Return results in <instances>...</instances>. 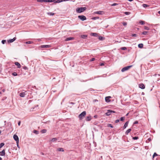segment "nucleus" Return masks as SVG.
Returning a JSON list of instances; mask_svg holds the SVG:
<instances>
[{"label": "nucleus", "mask_w": 160, "mask_h": 160, "mask_svg": "<svg viewBox=\"0 0 160 160\" xmlns=\"http://www.w3.org/2000/svg\"><path fill=\"white\" fill-rule=\"evenodd\" d=\"M132 37H137V35L136 34H133L132 35Z\"/></svg>", "instance_id": "obj_46"}, {"label": "nucleus", "mask_w": 160, "mask_h": 160, "mask_svg": "<svg viewBox=\"0 0 160 160\" xmlns=\"http://www.w3.org/2000/svg\"><path fill=\"white\" fill-rule=\"evenodd\" d=\"M94 117L95 118H98V116L97 115H95L94 116Z\"/></svg>", "instance_id": "obj_53"}, {"label": "nucleus", "mask_w": 160, "mask_h": 160, "mask_svg": "<svg viewBox=\"0 0 160 160\" xmlns=\"http://www.w3.org/2000/svg\"><path fill=\"white\" fill-rule=\"evenodd\" d=\"M149 141H150L151 140V139L150 138H149L148 139Z\"/></svg>", "instance_id": "obj_56"}, {"label": "nucleus", "mask_w": 160, "mask_h": 160, "mask_svg": "<svg viewBox=\"0 0 160 160\" xmlns=\"http://www.w3.org/2000/svg\"><path fill=\"white\" fill-rule=\"evenodd\" d=\"M132 139L134 140H137L138 139V137H133Z\"/></svg>", "instance_id": "obj_42"}, {"label": "nucleus", "mask_w": 160, "mask_h": 160, "mask_svg": "<svg viewBox=\"0 0 160 160\" xmlns=\"http://www.w3.org/2000/svg\"><path fill=\"white\" fill-rule=\"evenodd\" d=\"M110 110H108L107 112L105 113V114L108 116L110 115L111 114V113L110 112Z\"/></svg>", "instance_id": "obj_16"}, {"label": "nucleus", "mask_w": 160, "mask_h": 160, "mask_svg": "<svg viewBox=\"0 0 160 160\" xmlns=\"http://www.w3.org/2000/svg\"><path fill=\"white\" fill-rule=\"evenodd\" d=\"M33 132L36 134H38L39 133V131L35 130H33Z\"/></svg>", "instance_id": "obj_35"}, {"label": "nucleus", "mask_w": 160, "mask_h": 160, "mask_svg": "<svg viewBox=\"0 0 160 160\" xmlns=\"http://www.w3.org/2000/svg\"><path fill=\"white\" fill-rule=\"evenodd\" d=\"M2 160V158L0 157V160Z\"/></svg>", "instance_id": "obj_62"}, {"label": "nucleus", "mask_w": 160, "mask_h": 160, "mask_svg": "<svg viewBox=\"0 0 160 160\" xmlns=\"http://www.w3.org/2000/svg\"><path fill=\"white\" fill-rule=\"evenodd\" d=\"M87 9L86 7H80L77 8L76 9V12L78 13H81L84 12Z\"/></svg>", "instance_id": "obj_1"}, {"label": "nucleus", "mask_w": 160, "mask_h": 160, "mask_svg": "<svg viewBox=\"0 0 160 160\" xmlns=\"http://www.w3.org/2000/svg\"><path fill=\"white\" fill-rule=\"evenodd\" d=\"M144 29L147 30H149V28L148 27L146 26H145L144 27Z\"/></svg>", "instance_id": "obj_37"}, {"label": "nucleus", "mask_w": 160, "mask_h": 160, "mask_svg": "<svg viewBox=\"0 0 160 160\" xmlns=\"http://www.w3.org/2000/svg\"><path fill=\"white\" fill-rule=\"evenodd\" d=\"M5 150L3 149L2 150V152L0 151V153H1V154H0V156H4L5 155Z\"/></svg>", "instance_id": "obj_10"}, {"label": "nucleus", "mask_w": 160, "mask_h": 160, "mask_svg": "<svg viewBox=\"0 0 160 160\" xmlns=\"http://www.w3.org/2000/svg\"><path fill=\"white\" fill-rule=\"evenodd\" d=\"M145 23V22L144 21L140 20L139 22V23L141 25H144Z\"/></svg>", "instance_id": "obj_26"}, {"label": "nucleus", "mask_w": 160, "mask_h": 160, "mask_svg": "<svg viewBox=\"0 0 160 160\" xmlns=\"http://www.w3.org/2000/svg\"><path fill=\"white\" fill-rule=\"evenodd\" d=\"M138 123V122L137 121H135L134 123V124H137Z\"/></svg>", "instance_id": "obj_52"}, {"label": "nucleus", "mask_w": 160, "mask_h": 160, "mask_svg": "<svg viewBox=\"0 0 160 160\" xmlns=\"http://www.w3.org/2000/svg\"><path fill=\"white\" fill-rule=\"evenodd\" d=\"M95 60V58H92V59L90 60V61H94Z\"/></svg>", "instance_id": "obj_51"}, {"label": "nucleus", "mask_w": 160, "mask_h": 160, "mask_svg": "<svg viewBox=\"0 0 160 160\" xmlns=\"http://www.w3.org/2000/svg\"><path fill=\"white\" fill-rule=\"evenodd\" d=\"M41 1L44 2H54V0H42Z\"/></svg>", "instance_id": "obj_13"}, {"label": "nucleus", "mask_w": 160, "mask_h": 160, "mask_svg": "<svg viewBox=\"0 0 160 160\" xmlns=\"http://www.w3.org/2000/svg\"><path fill=\"white\" fill-rule=\"evenodd\" d=\"M20 124H21V122H20V121H19L18 122V126H20Z\"/></svg>", "instance_id": "obj_54"}, {"label": "nucleus", "mask_w": 160, "mask_h": 160, "mask_svg": "<svg viewBox=\"0 0 160 160\" xmlns=\"http://www.w3.org/2000/svg\"><path fill=\"white\" fill-rule=\"evenodd\" d=\"M86 114V112L85 111H83L78 116V118L82 120L84 118Z\"/></svg>", "instance_id": "obj_2"}, {"label": "nucleus", "mask_w": 160, "mask_h": 160, "mask_svg": "<svg viewBox=\"0 0 160 160\" xmlns=\"http://www.w3.org/2000/svg\"><path fill=\"white\" fill-rule=\"evenodd\" d=\"M111 97L110 96H108V97H107L105 98V101H106L107 102H110V98H111Z\"/></svg>", "instance_id": "obj_12"}, {"label": "nucleus", "mask_w": 160, "mask_h": 160, "mask_svg": "<svg viewBox=\"0 0 160 160\" xmlns=\"http://www.w3.org/2000/svg\"><path fill=\"white\" fill-rule=\"evenodd\" d=\"M121 49L122 50H125L127 49V48L126 47H123L121 48Z\"/></svg>", "instance_id": "obj_41"}, {"label": "nucleus", "mask_w": 160, "mask_h": 160, "mask_svg": "<svg viewBox=\"0 0 160 160\" xmlns=\"http://www.w3.org/2000/svg\"><path fill=\"white\" fill-rule=\"evenodd\" d=\"M14 139L16 141L17 144L18 145L19 143V138L16 135H14L13 136Z\"/></svg>", "instance_id": "obj_5"}, {"label": "nucleus", "mask_w": 160, "mask_h": 160, "mask_svg": "<svg viewBox=\"0 0 160 160\" xmlns=\"http://www.w3.org/2000/svg\"><path fill=\"white\" fill-rule=\"evenodd\" d=\"M2 92H5V89H3V90H2Z\"/></svg>", "instance_id": "obj_58"}, {"label": "nucleus", "mask_w": 160, "mask_h": 160, "mask_svg": "<svg viewBox=\"0 0 160 160\" xmlns=\"http://www.w3.org/2000/svg\"><path fill=\"white\" fill-rule=\"evenodd\" d=\"M148 32L147 31H144L143 32H142V34L145 35H146Z\"/></svg>", "instance_id": "obj_39"}, {"label": "nucleus", "mask_w": 160, "mask_h": 160, "mask_svg": "<svg viewBox=\"0 0 160 160\" xmlns=\"http://www.w3.org/2000/svg\"><path fill=\"white\" fill-rule=\"evenodd\" d=\"M58 138H52L50 140V141H51L52 142H54L57 140H58Z\"/></svg>", "instance_id": "obj_21"}, {"label": "nucleus", "mask_w": 160, "mask_h": 160, "mask_svg": "<svg viewBox=\"0 0 160 160\" xmlns=\"http://www.w3.org/2000/svg\"><path fill=\"white\" fill-rule=\"evenodd\" d=\"M143 44L142 43H140L138 44V47L140 48H142L143 47Z\"/></svg>", "instance_id": "obj_28"}, {"label": "nucleus", "mask_w": 160, "mask_h": 160, "mask_svg": "<svg viewBox=\"0 0 160 160\" xmlns=\"http://www.w3.org/2000/svg\"><path fill=\"white\" fill-rule=\"evenodd\" d=\"M50 45H42L39 46L40 48H47L51 47Z\"/></svg>", "instance_id": "obj_6"}, {"label": "nucleus", "mask_w": 160, "mask_h": 160, "mask_svg": "<svg viewBox=\"0 0 160 160\" xmlns=\"http://www.w3.org/2000/svg\"><path fill=\"white\" fill-rule=\"evenodd\" d=\"M2 94V93L1 92H0V95Z\"/></svg>", "instance_id": "obj_64"}, {"label": "nucleus", "mask_w": 160, "mask_h": 160, "mask_svg": "<svg viewBox=\"0 0 160 160\" xmlns=\"http://www.w3.org/2000/svg\"><path fill=\"white\" fill-rule=\"evenodd\" d=\"M130 2H131L133 1V0H128Z\"/></svg>", "instance_id": "obj_60"}, {"label": "nucleus", "mask_w": 160, "mask_h": 160, "mask_svg": "<svg viewBox=\"0 0 160 160\" xmlns=\"http://www.w3.org/2000/svg\"><path fill=\"white\" fill-rule=\"evenodd\" d=\"M5 145V143L3 142L1 143L0 144V149L2 148Z\"/></svg>", "instance_id": "obj_32"}, {"label": "nucleus", "mask_w": 160, "mask_h": 160, "mask_svg": "<svg viewBox=\"0 0 160 160\" xmlns=\"http://www.w3.org/2000/svg\"><path fill=\"white\" fill-rule=\"evenodd\" d=\"M128 114H129V113H127V114L126 115V116H128Z\"/></svg>", "instance_id": "obj_59"}, {"label": "nucleus", "mask_w": 160, "mask_h": 160, "mask_svg": "<svg viewBox=\"0 0 160 160\" xmlns=\"http://www.w3.org/2000/svg\"><path fill=\"white\" fill-rule=\"evenodd\" d=\"M99 18L98 17H93L92 18V20H96Z\"/></svg>", "instance_id": "obj_36"}, {"label": "nucleus", "mask_w": 160, "mask_h": 160, "mask_svg": "<svg viewBox=\"0 0 160 160\" xmlns=\"http://www.w3.org/2000/svg\"><path fill=\"white\" fill-rule=\"evenodd\" d=\"M17 147H18V148H19V147L18 143V145L17 144Z\"/></svg>", "instance_id": "obj_63"}, {"label": "nucleus", "mask_w": 160, "mask_h": 160, "mask_svg": "<svg viewBox=\"0 0 160 160\" xmlns=\"http://www.w3.org/2000/svg\"><path fill=\"white\" fill-rule=\"evenodd\" d=\"M12 75L14 76H16L18 75V74L16 72H14L12 73Z\"/></svg>", "instance_id": "obj_38"}, {"label": "nucleus", "mask_w": 160, "mask_h": 160, "mask_svg": "<svg viewBox=\"0 0 160 160\" xmlns=\"http://www.w3.org/2000/svg\"><path fill=\"white\" fill-rule=\"evenodd\" d=\"M16 39V37H14L13 39H10L8 40V42L9 43H11L15 41Z\"/></svg>", "instance_id": "obj_9"}, {"label": "nucleus", "mask_w": 160, "mask_h": 160, "mask_svg": "<svg viewBox=\"0 0 160 160\" xmlns=\"http://www.w3.org/2000/svg\"><path fill=\"white\" fill-rule=\"evenodd\" d=\"M158 13L159 14H160V11H159L158 12Z\"/></svg>", "instance_id": "obj_61"}, {"label": "nucleus", "mask_w": 160, "mask_h": 160, "mask_svg": "<svg viewBox=\"0 0 160 160\" xmlns=\"http://www.w3.org/2000/svg\"><path fill=\"white\" fill-rule=\"evenodd\" d=\"M139 87L142 89H144L145 88L144 85L143 83H141L139 85Z\"/></svg>", "instance_id": "obj_11"}, {"label": "nucleus", "mask_w": 160, "mask_h": 160, "mask_svg": "<svg viewBox=\"0 0 160 160\" xmlns=\"http://www.w3.org/2000/svg\"><path fill=\"white\" fill-rule=\"evenodd\" d=\"M23 68L25 70H28V68L26 66H24V67H23Z\"/></svg>", "instance_id": "obj_47"}, {"label": "nucleus", "mask_w": 160, "mask_h": 160, "mask_svg": "<svg viewBox=\"0 0 160 160\" xmlns=\"http://www.w3.org/2000/svg\"><path fill=\"white\" fill-rule=\"evenodd\" d=\"M124 14L126 15H128L130 14V12H124Z\"/></svg>", "instance_id": "obj_40"}, {"label": "nucleus", "mask_w": 160, "mask_h": 160, "mask_svg": "<svg viewBox=\"0 0 160 160\" xmlns=\"http://www.w3.org/2000/svg\"><path fill=\"white\" fill-rule=\"evenodd\" d=\"M100 65L101 66H103L104 65V63H101L100 64Z\"/></svg>", "instance_id": "obj_55"}, {"label": "nucleus", "mask_w": 160, "mask_h": 160, "mask_svg": "<svg viewBox=\"0 0 160 160\" xmlns=\"http://www.w3.org/2000/svg\"><path fill=\"white\" fill-rule=\"evenodd\" d=\"M98 39L100 40H103L105 39V38L101 36H99L98 37Z\"/></svg>", "instance_id": "obj_23"}, {"label": "nucleus", "mask_w": 160, "mask_h": 160, "mask_svg": "<svg viewBox=\"0 0 160 160\" xmlns=\"http://www.w3.org/2000/svg\"><path fill=\"white\" fill-rule=\"evenodd\" d=\"M95 13L98 14L100 15L102 14V13H103V11H97L95 12Z\"/></svg>", "instance_id": "obj_18"}, {"label": "nucleus", "mask_w": 160, "mask_h": 160, "mask_svg": "<svg viewBox=\"0 0 160 160\" xmlns=\"http://www.w3.org/2000/svg\"><path fill=\"white\" fill-rule=\"evenodd\" d=\"M78 18L82 21H83L86 20V17L83 15H79L78 16Z\"/></svg>", "instance_id": "obj_4"}, {"label": "nucleus", "mask_w": 160, "mask_h": 160, "mask_svg": "<svg viewBox=\"0 0 160 160\" xmlns=\"http://www.w3.org/2000/svg\"><path fill=\"white\" fill-rule=\"evenodd\" d=\"M37 40L38 41H41V39H37Z\"/></svg>", "instance_id": "obj_57"}, {"label": "nucleus", "mask_w": 160, "mask_h": 160, "mask_svg": "<svg viewBox=\"0 0 160 160\" xmlns=\"http://www.w3.org/2000/svg\"><path fill=\"white\" fill-rule=\"evenodd\" d=\"M6 42V40H2V43L3 44H4L5 42Z\"/></svg>", "instance_id": "obj_45"}, {"label": "nucleus", "mask_w": 160, "mask_h": 160, "mask_svg": "<svg viewBox=\"0 0 160 160\" xmlns=\"http://www.w3.org/2000/svg\"><path fill=\"white\" fill-rule=\"evenodd\" d=\"M122 24L124 26H126L127 25V23L126 22H124L122 23Z\"/></svg>", "instance_id": "obj_43"}, {"label": "nucleus", "mask_w": 160, "mask_h": 160, "mask_svg": "<svg viewBox=\"0 0 160 160\" xmlns=\"http://www.w3.org/2000/svg\"><path fill=\"white\" fill-rule=\"evenodd\" d=\"M91 116H88L86 118L85 120L87 121H89L91 120Z\"/></svg>", "instance_id": "obj_14"}, {"label": "nucleus", "mask_w": 160, "mask_h": 160, "mask_svg": "<svg viewBox=\"0 0 160 160\" xmlns=\"http://www.w3.org/2000/svg\"><path fill=\"white\" fill-rule=\"evenodd\" d=\"M74 39V38L73 37H69L65 39V41H68L72 40Z\"/></svg>", "instance_id": "obj_8"}, {"label": "nucleus", "mask_w": 160, "mask_h": 160, "mask_svg": "<svg viewBox=\"0 0 160 160\" xmlns=\"http://www.w3.org/2000/svg\"><path fill=\"white\" fill-rule=\"evenodd\" d=\"M118 4L117 3H113V4H112V6H116L117 5H118Z\"/></svg>", "instance_id": "obj_48"}, {"label": "nucleus", "mask_w": 160, "mask_h": 160, "mask_svg": "<svg viewBox=\"0 0 160 160\" xmlns=\"http://www.w3.org/2000/svg\"><path fill=\"white\" fill-rule=\"evenodd\" d=\"M110 112H111L112 113H115V112L114 111H113V110H110Z\"/></svg>", "instance_id": "obj_50"}, {"label": "nucleus", "mask_w": 160, "mask_h": 160, "mask_svg": "<svg viewBox=\"0 0 160 160\" xmlns=\"http://www.w3.org/2000/svg\"><path fill=\"white\" fill-rule=\"evenodd\" d=\"M47 14L50 16H53L54 15L55 13L52 12H48L47 13Z\"/></svg>", "instance_id": "obj_29"}, {"label": "nucleus", "mask_w": 160, "mask_h": 160, "mask_svg": "<svg viewBox=\"0 0 160 160\" xmlns=\"http://www.w3.org/2000/svg\"><path fill=\"white\" fill-rule=\"evenodd\" d=\"M91 35L94 37H97L98 36V34L97 33H91Z\"/></svg>", "instance_id": "obj_19"}, {"label": "nucleus", "mask_w": 160, "mask_h": 160, "mask_svg": "<svg viewBox=\"0 0 160 160\" xmlns=\"http://www.w3.org/2000/svg\"><path fill=\"white\" fill-rule=\"evenodd\" d=\"M57 151H62V152H63L64 151L63 149L62 148H58Z\"/></svg>", "instance_id": "obj_25"}, {"label": "nucleus", "mask_w": 160, "mask_h": 160, "mask_svg": "<svg viewBox=\"0 0 160 160\" xmlns=\"http://www.w3.org/2000/svg\"><path fill=\"white\" fill-rule=\"evenodd\" d=\"M132 66V65H130L124 67L122 69L121 71L122 72H123L126 71H127L128 70L131 68Z\"/></svg>", "instance_id": "obj_3"}, {"label": "nucleus", "mask_w": 160, "mask_h": 160, "mask_svg": "<svg viewBox=\"0 0 160 160\" xmlns=\"http://www.w3.org/2000/svg\"><path fill=\"white\" fill-rule=\"evenodd\" d=\"M47 130L46 129H43L41 131V132L42 133H45L46 132Z\"/></svg>", "instance_id": "obj_33"}, {"label": "nucleus", "mask_w": 160, "mask_h": 160, "mask_svg": "<svg viewBox=\"0 0 160 160\" xmlns=\"http://www.w3.org/2000/svg\"><path fill=\"white\" fill-rule=\"evenodd\" d=\"M15 65L17 66L18 68H20L21 67V65L20 63L18 62H15L14 63Z\"/></svg>", "instance_id": "obj_15"}, {"label": "nucleus", "mask_w": 160, "mask_h": 160, "mask_svg": "<svg viewBox=\"0 0 160 160\" xmlns=\"http://www.w3.org/2000/svg\"><path fill=\"white\" fill-rule=\"evenodd\" d=\"M128 123H129L128 121H127V122H125V124L124 125V126H123L124 129H125L128 126Z\"/></svg>", "instance_id": "obj_17"}, {"label": "nucleus", "mask_w": 160, "mask_h": 160, "mask_svg": "<svg viewBox=\"0 0 160 160\" xmlns=\"http://www.w3.org/2000/svg\"><path fill=\"white\" fill-rule=\"evenodd\" d=\"M119 120L117 119L115 121V122L116 123H117L118 122H119Z\"/></svg>", "instance_id": "obj_49"}, {"label": "nucleus", "mask_w": 160, "mask_h": 160, "mask_svg": "<svg viewBox=\"0 0 160 160\" xmlns=\"http://www.w3.org/2000/svg\"><path fill=\"white\" fill-rule=\"evenodd\" d=\"M142 6L144 8H146L149 7V5H148V4H143Z\"/></svg>", "instance_id": "obj_30"}, {"label": "nucleus", "mask_w": 160, "mask_h": 160, "mask_svg": "<svg viewBox=\"0 0 160 160\" xmlns=\"http://www.w3.org/2000/svg\"><path fill=\"white\" fill-rule=\"evenodd\" d=\"M107 126L108 127H111V128H113V126L111 124H108L107 125Z\"/></svg>", "instance_id": "obj_34"}, {"label": "nucleus", "mask_w": 160, "mask_h": 160, "mask_svg": "<svg viewBox=\"0 0 160 160\" xmlns=\"http://www.w3.org/2000/svg\"><path fill=\"white\" fill-rule=\"evenodd\" d=\"M27 92V91H25L24 92H22L19 94V96L21 97H24L26 94V93Z\"/></svg>", "instance_id": "obj_7"}, {"label": "nucleus", "mask_w": 160, "mask_h": 160, "mask_svg": "<svg viewBox=\"0 0 160 160\" xmlns=\"http://www.w3.org/2000/svg\"><path fill=\"white\" fill-rule=\"evenodd\" d=\"M62 2H63L62 0H58L56 1H55V0H54V3H60Z\"/></svg>", "instance_id": "obj_27"}, {"label": "nucleus", "mask_w": 160, "mask_h": 160, "mask_svg": "<svg viewBox=\"0 0 160 160\" xmlns=\"http://www.w3.org/2000/svg\"><path fill=\"white\" fill-rule=\"evenodd\" d=\"M159 156L158 155L157 153H156V152H154L153 155L152 156V158H153L155 156Z\"/></svg>", "instance_id": "obj_31"}, {"label": "nucleus", "mask_w": 160, "mask_h": 160, "mask_svg": "<svg viewBox=\"0 0 160 160\" xmlns=\"http://www.w3.org/2000/svg\"><path fill=\"white\" fill-rule=\"evenodd\" d=\"M131 131V129L130 128L128 129L125 132V134L126 135H128V133L130 132Z\"/></svg>", "instance_id": "obj_20"}, {"label": "nucleus", "mask_w": 160, "mask_h": 160, "mask_svg": "<svg viewBox=\"0 0 160 160\" xmlns=\"http://www.w3.org/2000/svg\"><path fill=\"white\" fill-rule=\"evenodd\" d=\"M33 43L32 41H28L25 42V43L27 44H30Z\"/></svg>", "instance_id": "obj_24"}, {"label": "nucleus", "mask_w": 160, "mask_h": 160, "mask_svg": "<svg viewBox=\"0 0 160 160\" xmlns=\"http://www.w3.org/2000/svg\"><path fill=\"white\" fill-rule=\"evenodd\" d=\"M87 35H82L81 36V37L83 39H85L87 37Z\"/></svg>", "instance_id": "obj_22"}, {"label": "nucleus", "mask_w": 160, "mask_h": 160, "mask_svg": "<svg viewBox=\"0 0 160 160\" xmlns=\"http://www.w3.org/2000/svg\"><path fill=\"white\" fill-rule=\"evenodd\" d=\"M125 118L124 117H122L120 118V120L121 121H123L124 120Z\"/></svg>", "instance_id": "obj_44"}]
</instances>
